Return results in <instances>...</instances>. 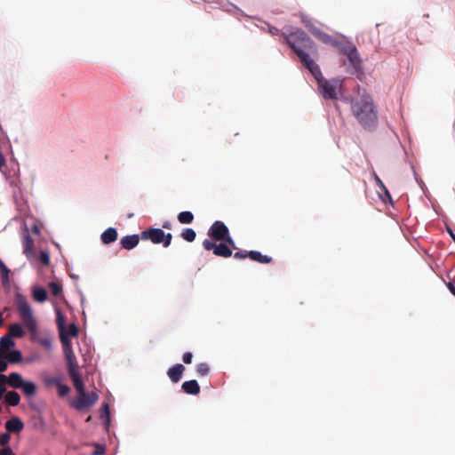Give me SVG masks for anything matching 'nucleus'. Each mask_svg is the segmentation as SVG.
<instances>
[{"mask_svg": "<svg viewBox=\"0 0 455 455\" xmlns=\"http://www.w3.org/2000/svg\"><path fill=\"white\" fill-rule=\"evenodd\" d=\"M447 287H448L449 291L455 296V283L449 282L447 283Z\"/></svg>", "mask_w": 455, "mask_h": 455, "instance_id": "obj_49", "label": "nucleus"}, {"mask_svg": "<svg viewBox=\"0 0 455 455\" xmlns=\"http://www.w3.org/2000/svg\"><path fill=\"white\" fill-rule=\"evenodd\" d=\"M3 323H4L3 314L0 312V327L3 325Z\"/></svg>", "mask_w": 455, "mask_h": 455, "instance_id": "obj_54", "label": "nucleus"}, {"mask_svg": "<svg viewBox=\"0 0 455 455\" xmlns=\"http://www.w3.org/2000/svg\"><path fill=\"white\" fill-rule=\"evenodd\" d=\"M283 35L286 43L294 51L306 68H311L315 70V73L319 74V66L306 52L314 49L315 44L311 38L300 28H291L283 32Z\"/></svg>", "mask_w": 455, "mask_h": 455, "instance_id": "obj_1", "label": "nucleus"}, {"mask_svg": "<svg viewBox=\"0 0 455 455\" xmlns=\"http://www.w3.org/2000/svg\"><path fill=\"white\" fill-rule=\"evenodd\" d=\"M184 371V365L181 363H177L174 366L168 369L167 375L172 382L178 383L181 379Z\"/></svg>", "mask_w": 455, "mask_h": 455, "instance_id": "obj_11", "label": "nucleus"}, {"mask_svg": "<svg viewBox=\"0 0 455 455\" xmlns=\"http://www.w3.org/2000/svg\"><path fill=\"white\" fill-rule=\"evenodd\" d=\"M248 258L251 260L257 261L262 264H268L272 262V258L267 255H262L258 251H248Z\"/></svg>", "mask_w": 455, "mask_h": 455, "instance_id": "obj_19", "label": "nucleus"}, {"mask_svg": "<svg viewBox=\"0 0 455 455\" xmlns=\"http://www.w3.org/2000/svg\"><path fill=\"white\" fill-rule=\"evenodd\" d=\"M39 259L44 265L48 266L50 264V256L47 251H40Z\"/></svg>", "mask_w": 455, "mask_h": 455, "instance_id": "obj_35", "label": "nucleus"}, {"mask_svg": "<svg viewBox=\"0 0 455 455\" xmlns=\"http://www.w3.org/2000/svg\"><path fill=\"white\" fill-rule=\"evenodd\" d=\"M178 220L181 224H190L194 220V215L191 212H181L178 215Z\"/></svg>", "mask_w": 455, "mask_h": 455, "instance_id": "obj_28", "label": "nucleus"}, {"mask_svg": "<svg viewBox=\"0 0 455 455\" xmlns=\"http://www.w3.org/2000/svg\"><path fill=\"white\" fill-rule=\"evenodd\" d=\"M60 341L63 347L65 357L68 363V371L71 372L72 371H77L78 364L76 362V355L72 350L71 341L69 338L62 336Z\"/></svg>", "mask_w": 455, "mask_h": 455, "instance_id": "obj_6", "label": "nucleus"}, {"mask_svg": "<svg viewBox=\"0 0 455 455\" xmlns=\"http://www.w3.org/2000/svg\"><path fill=\"white\" fill-rule=\"evenodd\" d=\"M0 271H1V274H2L3 283L4 284L8 283H9V273H10V270L5 266V264L2 261L1 259H0Z\"/></svg>", "mask_w": 455, "mask_h": 455, "instance_id": "obj_31", "label": "nucleus"}, {"mask_svg": "<svg viewBox=\"0 0 455 455\" xmlns=\"http://www.w3.org/2000/svg\"><path fill=\"white\" fill-rule=\"evenodd\" d=\"M0 455H14L10 447H4L0 451Z\"/></svg>", "mask_w": 455, "mask_h": 455, "instance_id": "obj_45", "label": "nucleus"}, {"mask_svg": "<svg viewBox=\"0 0 455 455\" xmlns=\"http://www.w3.org/2000/svg\"><path fill=\"white\" fill-rule=\"evenodd\" d=\"M10 441V435L9 434H4L0 436V443L2 445H5Z\"/></svg>", "mask_w": 455, "mask_h": 455, "instance_id": "obj_44", "label": "nucleus"}, {"mask_svg": "<svg viewBox=\"0 0 455 455\" xmlns=\"http://www.w3.org/2000/svg\"><path fill=\"white\" fill-rule=\"evenodd\" d=\"M10 363H17L22 359V355L19 350H12L7 355H4Z\"/></svg>", "mask_w": 455, "mask_h": 455, "instance_id": "obj_29", "label": "nucleus"}, {"mask_svg": "<svg viewBox=\"0 0 455 455\" xmlns=\"http://www.w3.org/2000/svg\"><path fill=\"white\" fill-rule=\"evenodd\" d=\"M17 310L24 326L31 335H36L37 333L36 320L33 315L30 305L22 296H20L17 299Z\"/></svg>", "mask_w": 455, "mask_h": 455, "instance_id": "obj_4", "label": "nucleus"}, {"mask_svg": "<svg viewBox=\"0 0 455 455\" xmlns=\"http://www.w3.org/2000/svg\"><path fill=\"white\" fill-rule=\"evenodd\" d=\"M6 166V161L4 155L0 152V171Z\"/></svg>", "mask_w": 455, "mask_h": 455, "instance_id": "obj_48", "label": "nucleus"}, {"mask_svg": "<svg viewBox=\"0 0 455 455\" xmlns=\"http://www.w3.org/2000/svg\"><path fill=\"white\" fill-rule=\"evenodd\" d=\"M4 400L7 404L16 406L20 402V396L16 391H9L5 394Z\"/></svg>", "mask_w": 455, "mask_h": 455, "instance_id": "obj_24", "label": "nucleus"}, {"mask_svg": "<svg viewBox=\"0 0 455 455\" xmlns=\"http://www.w3.org/2000/svg\"><path fill=\"white\" fill-rule=\"evenodd\" d=\"M299 18L301 22L304 24V26L308 29V31L313 35L315 33V30H317L318 28H316L310 18H308L306 14L300 13Z\"/></svg>", "mask_w": 455, "mask_h": 455, "instance_id": "obj_27", "label": "nucleus"}, {"mask_svg": "<svg viewBox=\"0 0 455 455\" xmlns=\"http://www.w3.org/2000/svg\"><path fill=\"white\" fill-rule=\"evenodd\" d=\"M24 335V331L20 323H12L9 326L8 336L11 338H21Z\"/></svg>", "mask_w": 455, "mask_h": 455, "instance_id": "obj_25", "label": "nucleus"}, {"mask_svg": "<svg viewBox=\"0 0 455 455\" xmlns=\"http://www.w3.org/2000/svg\"><path fill=\"white\" fill-rule=\"evenodd\" d=\"M68 375L73 381L74 387L77 391L78 395L84 393L85 390H84V381L79 374L78 370L72 371L71 372H68Z\"/></svg>", "mask_w": 455, "mask_h": 455, "instance_id": "obj_13", "label": "nucleus"}, {"mask_svg": "<svg viewBox=\"0 0 455 455\" xmlns=\"http://www.w3.org/2000/svg\"><path fill=\"white\" fill-rule=\"evenodd\" d=\"M269 32L272 34V35H278L279 33V29L276 28H269Z\"/></svg>", "mask_w": 455, "mask_h": 455, "instance_id": "obj_52", "label": "nucleus"}, {"mask_svg": "<svg viewBox=\"0 0 455 455\" xmlns=\"http://www.w3.org/2000/svg\"><path fill=\"white\" fill-rule=\"evenodd\" d=\"M339 52L347 57V60L355 71L362 68V60L356 47L351 43H342L339 46Z\"/></svg>", "mask_w": 455, "mask_h": 455, "instance_id": "obj_5", "label": "nucleus"}, {"mask_svg": "<svg viewBox=\"0 0 455 455\" xmlns=\"http://www.w3.org/2000/svg\"><path fill=\"white\" fill-rule=\"evenodd\" d=\"M214 255L223 258H228L233 255L232 250L226 243H220L216 244L213 251Z\"/></svg>", "mask_w": 455, "mask_h": 455, "instance_id": "obj_20", "label": "nucleus"}, {"mask_svg": "<svg viewBox=\"0 0 455 455\" xmlns=\"http://www.w3.org/2000/svg\"><path fill=\"white\" fill-rule=\"evenodd\" d=\"M67 337H76L78 335V328L75 323H70L66 330Z\"/></svg>", "mask_w": 455, "mask_h": 455, "instance_id": "obj_34", "label": "nucleus"}, {"mask_svg": "<svg viewBox=\"0 0 455 455\" xmlns=\"http://www.w3.org/2000/svg\"><path fill=\"white\" fill-rule=\"evenodd\" d=\"M33 298L36 301L44 302L47 299V291L42 287H36L33 290Z\"/></svg>", "mask_w": 455, "mask_h": 455, "instance_id": "obj_26", "label": "nucleus"}, {"mask_svg": "<svg viewBox=\"0 0 455 455\" xmlns=\"http://www.w3.org/2000/svg\"><path fill=\"white\" fill-rule=\"evenodd\" d=\"M181 388H182L183 392L188 395H196L200 393V387H199L197 381L195 379L183 382V384L181 385Z\"/></svg>", "mask_w": 455, "mask_h": 455, "instance_id": "obj_16", "label": "nucleus"}, {"mask_svg": "<svg viewBox=\"0 0 455 455\" xmlns=\"http://www.w3.org/2000/svg\"><path fill=\"white\" fill-rule=\"evenodd\" d=\"M180 235L187 242H193L196 239V234L192 228H185Z\"/></svg>", "mask_w": 455, "mask_h": 455, "instance_id": "obj_30", "label": "nucleus"}, {"mask_svg": "<svg viewBox=\"0 0 455 455\" xmlns=\"http://www.w3.org/2000/svg\"><path fill=\"white\" fill-rule=\"evenodd\" d=\"M33 230H34V232H35V233H36V234H38V233H39V228H38L36 226H35V227H34Z\"/></svg>", "mask_w": 455, "mask_h": 455, "instance_id": "obj_55", "label": "nucleus"}, {"mask_svg": "<svg viewBox=\"0 0 455 455\" xmlns=\"http://www.w3.org/2000/svg\"><path fill=\"white\" fill-rule=\"evenodd\" d=\"M163 228H170V224H168V223H164V224L163 225Z\"/></svg>", "mask_w": 455, "mask_h": 455, "instance_id": "obj_56", "label": "nucleus"}, {"mask_svg": "<svg viewBox=\"0 0 455 455\" xmlns=\"http://www.w3.org/2000/svg\"><path fill=\"white\" fill-rule=\"evenodd\" d=\"M351 111L364 130L373 131L378 124V112L372 98L364 94L351 100Z\"/></svg>", "mask_w": 455, "mask_h": 455, "instance_id": "obj_2", "label": "nucleus"}, {"mask_svg": "<svg viewBox=\"0 0 455 455\" xmlns=\"http://www.w3.org/2000/svg\"><path fill=\"white\" fill-rule=\"evenodd\" d=\"M223 242H225V243L227 245H228L231 248H234V249H236V246H235V241L233 240V238L230 236V235L227 237V239H225Z\"/></svg>", "mask_w": 455, "mask_h": 455, "instance_id": "obj_41", "label": "nucleus"}, {"mask_svg": "<svg viewBox=\"0 0 455 455\" xmlns=\"http://www.w3.org/2000/svg\"><path fill=\"white\" fill-rule=\"evenodd\" d=\"M49 288L51 290V292L54 295V296H59L61 291H62V287L60 283H55V282H51L49 283Z\"/></svg>", "mask_w": 455, "mask_h": 455, "instance_id": "obj_33", "label": "nucleus"}, {"mask_svg": "<svg viewBox=\"0 0 455 455\" xmlns=\"http://www.w3.org/2000/svg\"><path fill=\"white\" fill-rule=\"evenodd\" d=\"M95 451H93L92 455H102L105 451V449L102 445L95 444Z\"/></svg>", "mask_w": 455, "mask_h": 455, "instance_id": "obj_43", "label": "nucleus"}, {"mask_svg": "<svg viewBox=\"0 0 455 455\" xmlns=\"http://www.w3.org/2000/svg\"><path fill=\"white\" fill-rule=\"evenodd\" d=\"M210 371V368L207 363H200L196 365V373L199 376H206Z\"/></svg>", "mask_w": 455, "mask_h": 455, "instance_id": "obj_32", "label": "nucleus"}, {"mask_svg": "<svg viewBox=\"0 0 455 455\" xmlns=\"http://www.w3.org/2000/svg\"><path fill=\"white\" fill-rule=\"evenodd\" d=\"M7 366V363L3 359V357H0V372L5 371Z\"/></svg>", "mask_w": 455, "mask_h": 455, "instance_id": "obj_46", "label": "nucleus"}, {"mask_svg": "<svg viewBox=\"0 0 455 455\" xmlns=\"http://www.w3.org/2000/svg\"><path fill=\"white\" fill-rule=\"evenodd\" d=\"M70 388L66 386V385H62V384H59L58 385V391H59V395L60 396H65L68 394Z\"/></svg>", "mask_w": 455, "mask_h": 455, "instance_id": "obj_36", "label": "nucleus"}, {"mask_svg": "<svg viewBox=\"0 0 455 455\" xmlns=\"http://www.w3.org/2000/svg\"><path fill=\"white\" fill-rule=\"evenodd\" d=\"M14 346L11 336L4 335L0 339V357H4V351Z\"/></svg>", "mask_w": 455, "mask_h": 455, "instance_id": "obj_23", "label": "nucleus"}, {"mask_svg": "<svg viewBox=\"0 0 455 455\" xmlns=\"http://www.w3.org/2000/svg\"><path fill=\"white\" fill-rule=\"evenodd\" d=\"M247 257H248V251H236L234 254V258L235 259H245Z\"/></svg>", "mask_w": 455, "mask_h": 455, "instance_id": "obj_40", "label": "nucleus"}, {"mask_svg": "<svg viewBox=\"0 0 455 455\" xmlns=\"http://www.w3.org/2000/svg\"><path fill=\"white\" fill-rule=\"evenodd\" d=\"M141 239H148L153 243H162L164 241V231L161 228H148L141 232Z\"/></svg>", "mask_w": 455, "mask_h": 455, "instance_id": "obj_9", "label": "nucleus"}, {"mask_svg": "<svg viewBox=\"0 0 455 455\" xmlns=\"http://www.w3.org/2000/svg\"><path fill=\"white\" fill-rule=\"evenodd\" d=\"M4 393H5V387H0V399H2Z\"/></svg>", "mask_w": 455, "mask_h": 455, "instance_id": "obj_53", "label": "nucleus"}, {"mask_svg": "<svg viewBox=\"0 0 455 455\" xmlns=\"http://www.w3.org/2000/svg\"><path fill=\"white\" fill-rule=\"evenodd\" d=\"M377 180L381 184V187L383 188V189L385 190V193H386V196H387V199H392L391 198V196L389 194V192L386 189V188L383 186V184L381 183L380 180L379 178H377Z\"/></svg>", "mask_w": 455, "mask_h": 455, "instance_id": "obj_51", "label": "nucleus"}, {"mask_svg": "<svg viewBox=\"0 0 455 455\" xmlns=\"http://www.w3.org/2000/svg\"><path fill=\"white\" fill-rule=\"evenodd\" d=\"M314 36H315L318 40L321 42L326 44H331L339 49V46L341 43H339L336 39H334L331 36L326 34L325 32L322 31L320 28L317 30H315V33L313 34Z\"/></svg>", "mask_w": 455, "mask_h": 455, "instance_id": "obj_12", "label": "nucleus"}, {"mask_svg": "<svg viewBox=\"0 0 455 455\" xmlns=\"http://www.w3.org/2000/svg\"><path fill=\"white\" fill-rule=\"evenodd\" d=\"M5 384H7V376L0 374V387H4Z\"/></svg>", "mask_w": 455, "mask_h": 455, "instance_id": "obj_47", "label": "nucleus"}, {"mask_svg": "<svg viewBox=\"0 0 455 455\" xmlns=\"http://www.w3.org/2000/svg\"><path fill=\"white\" fill-rule=\"evenodd\" d=\"M208 235L213 240L224 241L229 235V230L222 221L216 220L209 228Z\"/></svg>", "mask_w": 455, "mask_h": 455, "instance_id": "obj_8", "label": "nucleus"}, {"mask_svg": "<svg viewBox=\"0 0 455 455\" xmlns=\"http://www.w3.org/2000/svg\"><path fill=\"white\" fill-rule=\"evenodd\" d=\"M22 244L23 253L28 259H32L35 256L34 240L28 233L23 235Z\"/></svg>", "mask_w": 455, "mask_h": 455, "instance_id": "obj_10", "label": "nucleus"}, {"mask_svg": "<svg viewBox=\"0 0 455 455\" xmlns=\"http://www.w3.org/2000/svg\"><path fill=\"white\" fill-rule=\"evenodd\" d=\"M116 239L117 231L114 228H108L101 234V241L105 244H109L115 242Z\"/></svg>", "mask_w": 455, "mask_h": 455, "instance_id": "obj_17", "label": "nucleus"}, {"mask_svg": "<svg viewBox=\"0 0 455 455\" xmlns=\"http://www.w3.org/2000/svg\"><path fill=\"white\" fill-rule=\"evenodd\" d=\"M312 76L315 77L318 84L320 92L323 97L326 100H335L338 98V92L341 88L342 82L339 79L327 80L324 79L321 69L319 68V74L315 73V70L311 68H308Z\"/></svg>", "mask_w": 455, "mask_h": 455, "instance_id": "obj_3", "label": "nucleus"}, {"mask_svg": "<svg viewBox=\"0 0 455 455\" xmlns=\"http://www.w3.org/2000/svg\"><path fill=\"white\" fill-rule=\"evenodd\" d=\"M99 399V395L95 392L83 393L77 396L74 401V407L78 411L90 408L96 403Z\"/></svg>", "mask_w": 455, "mask_h": 455, "instance_id": "obj_7", "label": "nucleus"}, {"mask_svg": "<svg viewBox=\"0 0 455 455\" xmlns=\"http://www.w3.org/2000/svg\"><path fill=\"white\" fill-rule=\"evenodd\" d=\"M56 323L60 331V338L61 339L62 335L63 337H67L65 327V316L59 308L56 309Z\"/></svg>", "mask_w": 455, "mask_h": 455, "instance_id": "obj_22", "label": "nucleus"}, {"mask_svg": "<svg viewBox=\"0 0 455 455\" xmlns=\"http://www.w3.org/2000/svg\"><path fill=\"white\" fill-rule=\"evenodd\" d=\"M23 383L22 376L18 372H12L7 376V384L12 388H20Z\"/></svg>", "mask_w": 455, "mask_h": 455, "instance_id": "obj_18", "label": "nucleus"}, {"mask_svg": "<svg viewBox=\"0 0 455 455\" xmlns=\"http://www.w3.org/2000/svg\"><path fill=\"white\" fill-rule=\"evenodd\" d=\"M193 355L190 352H186L183 354L182 360L185 363L189 364L192 363Z\"/></svg>", "mask_w": 455, "mask_h": 455, "instance_id": "obj_39", "label": "nucleus"}, {"mask_svg": "<svg viewBox=\"0 0 455 455\" xmlns=\"http://www.w3.org/2000/svg\"><path fill=\"white\" fill-rule=\"evenodd\" d=\"M140 242L138 235H125L120 240L122 247L125 250H132L135 248Z\"/></svg>", "mask_w": 455, "mask_h": 455, "instance_id": "obj_15", "label": "nucleus"}, {"mask_svg": "<svg viewBox=\"0 0 455 455\" xmlns=\"http://www.w3.org/2000/svg\"><path fill=\"white\" fill-rule=\"evenodd\" d=\"M102 409L104 411V413L107 415V417H108L109 415V408H108V405L107 403H104L102 405Z\"/></svg>", "mask_w": 455, "mask_h": 455, "instance_id": "obj_50", "label": "nucleus"}, {"mask_svg": "<svg viewBox=\"0 0 455 455\" xmlns=\"http://www.w3.org/2000/svg\"><path fill=\"white\" fill-rule=\"evenodd\" d=\"M203 246L205 250L207 251H211V250H213L214 251V248L216 247V243H214L211 240H208V239H205L204 242H203Z\"/></svg>", "mask_w": 455, "mask_h": 455, "instance_id": "obj_37", "label": "nucleus"}, {"mask_svg": "<svg viewBox=\"0 0 455 455\" xmlns=\"http://www.w3.org/2000/svg\"><path fill=\"white\" fill-rule=\"evenodd\" d=\"M20 389L27 397H32L36 395L37 391L36 385L32 381H24L20 387Z\"/></svg>", "mask_w": 455, "mask_h": 455, "instance_id": "obj_21", "label": "nucleus"}, {"mask_svg": "<svg viewBox=\"0 0 455 455\" xmlns=\"http://www.w3.org/2000/svg\"><path fill=\"white\" fill-rule=\"evenodd\" d=\"M40 344L45 348H49L52 346V340L48 338H44L40 339Z\"/></svg>", "mask_w": 455, "mask_h": 455, "instance_id": "obj_42", "label": "nucleus"}, {"mask_svg": "<svg viewBox=\"0 0 455 455\" xmlns=\"http://www.w3.org/2000/svg\"><path fill=\"white\" fill-rule=\"evenodd\" d=\"M172 239V235L171 233L165 234L164 232V241L162 242L164 247H165V248L168 247L171 244Z\"/></svg>", "mask_w": 455, "mask_h": 455, "instance_id": "obj_38", "label": "nucleus"}, {"mask_svg": "<svg viewBox=\"0 0 455 455\" xmlns=\"http://www.w3.org/2000/svg\"><path fill=\"white\" fill-rule=\"evenodd\" d=\"M388 203H389L390 204L394 205V201H393V200L388 201Z\"/></svg>", "mask_w": 455, "mask_h": 455, "instance_id": "obj_57", "label": "nucleus"}, {"mask_svg": "<svg viewBox=\"0 0 455 455\" xmlns=\"http://www.w3.org/2000/svg\"><path fill=\"white\" fill-rule=\"evenodd\" d=\"M24 427L22 420L18 417H13L5 423V428L8 432L19 433Z\"/></svg>", "mask_w": 455, "mask_h": 455, "instance_id": "obj_14", "label": "nucleus"}]
</instances>
